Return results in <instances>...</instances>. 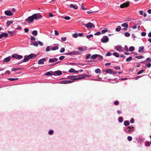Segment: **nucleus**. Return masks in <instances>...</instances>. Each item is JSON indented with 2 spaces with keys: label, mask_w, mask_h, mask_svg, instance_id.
Instances as JSON below:
<instances>
[{
  "label": "nucleus",
  "mask_w": 151,
  "mask_h": 151,
  "mask_svg": "<svg viewBox=\"0 0 151 151\" xmlns=\"http://www.w3.org/2000/svg\"><path fill=\"white\" fill-rule=\"evenodd\" d=\"M73 55H76V54H78L80 53L79 51H74L72 52Z\"/></svg>",
  "instance_id": "26"
},
{
  "label": "nucleus",
  "mask_w": 151,
  "mask_h": 151,
  "mask_svg": "<svg viewBox=\"0 0 151 151\" xmlns=\"http://www.w3.org/2000/svg\"><path fill=\"white\" fill-rule=\"evenodd\" d=\"M20 68H12L11 69V70L12 71H15L18 70Z\"/></svg>",
  "instance_id": "35"
},
{
  "label": "nucleus",
  "mask_w": 151,
  "mask_h": 151,
  "mask_svg": "<svg viewBox=\"0 0 151 151\" xmlns=\"http://www.w3.org/2000/svg\"><path fill=\"white\" fill-rule=\"evenodd\" d=\"M11 58V57L10 56H9L5 58L3 60V62H5L6 63L10 61Z\"/></svg>",
  "instance_id": "18"
},
{
  "label": "nucleus",
  "mask_w": 151,
  "mask_h": 151,
  "mask_svg": "<svg viewBox=\"0 0 151 151\" xmlns=\"http://www.w3.org/2000/svg\"><path fill=\"white\" fill-rule=\"evenodd\" d=\"M34 19V18L32 15V16L29 17L27 18L26 19L25 21L28 23L29 22H32Z\"/></svg>",
  "instance_id": "4"
},
{
  "label": "nucleus",
  "mask_w": 151,
  "mask_h": 151,
  "mask_svg": "<svg viewBox=\"0 0 151 151\" xmlns=\"http://www.w3.org/2000/svg\"><path fill=\"white\" fill-rule=\"evenodd\" d=\"M132 131V129H131V127H128L125 129V131L127 133H129Z\"/></svg>",
  "instance_id": "12"
},
{
  "label": "nucleus",
  "mask_w": 151,
  "mask_h": 151,
  "mask_svg": "<svg viewBox=\"0 0 151 151\" xmlns=\"http://www.w3.org/2000/svg\"><path fill=\"white\" fill-rule=\"evenodd\" d=\"M144 71V70L143 69H142L137 72V74L139 75V74H140L143 73Z\"/></svg>",
  "instance_id": "40"
},
{
  "label": "nucleus",
  "mask_w": 151,
  "mask_h": 151,
  "mask_svg": "<svg viewBox=\"0 0 151 151\" xmlns=\"http://www.w3.org/2000/svg\"><path fill=\"white\" fill-rule=\"evenodd\" d=\"M65 58V57L64 56H60L59 58V59L60 60H63V59H64Z\"/></svg>",
  "instance_id": "54"
},
{
  "label": "nucleus",
  "mask_w": 151,
  "mask_h": 151,
  "mask_svg": "<svg viewBox=\"0 0 151 151\" xmlns=\"http://www.w3.org/2000/svg\"><path fill=\"white\" fill-rule=\"evenodd\" d=\"M52 73L53 74V75L55 76H60L62 74V72L60 70H57L54 72H52Z\"/></svg>",
  "instance_id": "6"
},
{
  "label": "nucleus",
  "mask_w": 151,
  "mask_h": 151,
  "mask_svg": "<svg viewBox=\"0 0 151 151\" xmlns=\"http://www.w3.org/2000/svg\"><path fill=\"white\" fill-rule=\"evenodd\" d=\"M112 69H109L106 70V72L107 73L112 74Z\"/></svg>",
  "instance_id": "20"
},
{
  "label": "nucleus",
  "mask_w": 151,
  "mask_h": 151,
  "mask_svg": "<svg viewBox=\"0 0 151 151\" xmlns=\"http://www.w3.org/2000/svg\"><path fill=\"white\" fill-rule=\"evenodd\" d=\"M130 123L128 121H125L124 122V124L125 126H127Z\"/></svg>",
  "instance_id": "28"
},
{
  "label": "nucleus",
  "mask_w": 151,
  "mask_h": 151,
  "mask_svg": "<svg viewBox=\"0 0 151 151\" xmlns=\"http://www.w3.org/2000/svg\"><path fill=\"white\" fill-rule=\"evenodd\" d=\"M119 122H122L123 121V119L122 117H119Z\"/></svg>",
  "instance_id": "47"
},
{
  "label": "nucleus",
  "mask_w": 151,
  "mask_h": 151,
  "mask_svg": "<svg viewBox=\"0 0 151 151\" xmlns=\"http://www.w3.org/2000/svg\"><path fill=\"white\" fill-rule=\"evenodd\" d=\"M82 24L83 25L85 26L88 29L91 28H94L95 27L94 25L91 23L89 22L87 24H84L82 23Z\"/></svg>",
  "instance_id": "1"
},
{
  "label": "nucleus",
  "mask_w": 151,
  "mask_h": 151,
  "mask_svg": "<svg viewBox=\"0 0 151 151\" xmlns=\"http://www.w3.org/2000/svg\"><path fill=\"white\" fill-rule=\"evenodd\" d=\"M4 13L6 15L8 16H12L13 15L12 12L9 10L5 11L4 12Z\"/></svg>",
  "instance_id": "13"
},
{
  "label": "nucleus",
  "mask_w": 151,
  "mask_h": 151,
  "mask_svg": "<svg viewBox=\"0 0 151 151\" xmlns=\"http://www.w3.org/2000/svg\"><path fill=\"white\" fill-rule=\"evenodd\" d=\"M78 76V78L79 79L84 78L85 77H88L89 76L87 74H84L82 75H80Z\"/></svg>",
  "instance_id": "16"
},
{
  "label": "nucleus",
  "mask_w": 151,
  "mask_h": 151,
  "mask_svg": "<svg viewBox=\"0 0 151 151\" xmlns=\"http://www.w3.org/2000/svg\"><path fill=\"white\" fill-rule=\"evenodd\" d=\"M50 50V47L49 46H47L46 49V51L47 52L49 51Z\"/></svg>",
  "instance_id": "49"
},
{
  "label": "nucleus",
  "mask_w": 151,
  "mask_h": 151,
  "mask_svg": "<svg viewBox=\"0 0 151 151\" xmlns=\"http://www.w3.org/2000/svg\"><path fill=\"white\" fill-rule=\"evenodd\" d=\"M32 34L34 36H36L37 35V32L36 30H34L32 31Z\"/></svg>",
  "instance_id": "32"
},
{
  "label": "nucleus",
  "mask_w": 151,
  "mask_h": 151,
  "mask_svg": "<svg viewBox=\"0 0 151 151\" xmlns=\"http://www.w3.org/2000/svg\"><path fill=\"white\" fill-rule=\"evenodd\" d=\"M91 55L90 54H88L86 56V59H88L90 58V56H91Z\"/></svg>",
  "instance_id": "60"
},
{
  "label": "nucleus",
  "mask_w": 151,
  "mask_h": 151,
  "mask_svg": "<svg viewBox=\"0 0 151 151\" xmlns=\"http://www.w3.org/2000/svg\"><path fill=\"white\" fill-rule=\"evenodd\" d=\"M101 34V32H97L96 33L94 34V35H99Z\"/></svg>",
  "instance_id": "58"
},
{
  "label": "nucleus",
  "mask_w": 151,
  "mask_h": 151,
  "mask_svg": "<svg viewBox=\"0 0 151 151\" xmlns=\"http://www.w3.org/2000/svg\"><path fill=\"white\" fill-rule=\"evenodd\" d=\"M134 50V47L133 46H131L129 48V50L130 51L132 52Z\"/></svg>",
  "instance_id": "33"
},
{
  "label": "nucleus",
  "mask_w": 151,
  "mask_h": 151,
  "mask_svg": "<svg viewBox=\"0 0 151 151\" xmlns=\"http://www.w3.org/2000/svg\"><path fill=\"white\" fill-rule=\"evenodd\" d=\"M8 33H9L10 36L11 37L15 33L14 31H12V32H11L10 31H8Z\"/></svg>",
  "instance_id": "29"
},
{
  "label": "nucleus",
  "mask_w": 151,
  "mask_h": 151,
  "mask_svg": "<svg viewBox=\"0 0 151 151\" xmlns=\"http://www.w3.org/2000/svg\"><path fill=\"white\" fill-rule=\"evenodd\" d=\"M93 36V35L92 34H91L89 35H87L86 36V37L87 38L89 39L90 38L92 37Z\"/></svg>",
  "instance_id": "45"
},
{
  "label": "nucleus",
  "mask_w": 151,
  "mask_h": 151,
  "mask_svg": "<svg viewBox=\"0 0 151 151\" xmlns=\"http://www.w3.org/2000/svg\"><path fill=\"white\" fill-rule=\"evenodd\" d=\"M61 39L62 41H63V42L65 41L66 40V37H62L61 38Z\"/></svg>",
  "instance_id": "51"
},
{
  "label": "nucleus",
  "mask_w": 151,
  "mask_h": 151,
  "mask_svg": "<svg viewBox=\"0 0 151 151\" xmlns=\"http://www.w3.org/2000/svg\"><path fill=\"white\" fill-rule=\"evenodd\" d=\"M75 71V70L73 68H71L68 71L70 73L74 72Z\"/></svg>",
  "instance_id": "38"
},
{
  "label": "nucleus",
  "mask_w": 151,
  "mask_h": 151,
  "mask_svg": "<svg viewBox=\"0 0 151 151\" xmlns=\"http://www.w3.org/2000/svg\"><path fill=\"white\" fill-rule=\"evenodd\" d=\"M5 73V74H7L8 75H9L10 74V72L8 70L6 71Z\"/></svg>",
  "instance_id": "64"
},
{
  "label": "nucleus",
  "mask_w": 151,
  "mask_h": 151,
  "mask_svg": "<svg viewBox=\"0 0 151 151\" xmlns=\"http://www.w3.org/2000/svg\"><path fill=\"white\" fill-rule=\"evenodd\" d=\"M73 82V81L70 80H65L64 81H63L60 82V83L62 84H68L71 83Z\"/></svg>",
  "instance_id": "15"
},
{
  "label": "nucleus",
  "mask_w": 151,
  "mask_h": 151,
  "mask_svg": "<svg viewBox=\"0 0 151 151\" xmlns=\"http://www.w3.org/2000/svg\"><path fill=\"white\" fill-rule=\"evenodd\" d=\"M58 49V46H55L52 47L51 49V50H57Z\"/></svg>",
  "instance_id": "34"
},
{
  "label": "nucleus",
  "mask_w": 151,
  "mask_h": 151,
  "mask_svg": "<svg viewBox=\"0 0 151 151\" xmlns=\"http://www.w3.org/2000/svg\"><path fill=\"white\" fill-rule=\"evenodd\" d=\"M124 49L125 50L126 52H128V47L127 45H125L124 46Z\"/></svg>",
  "instance_id": "46"
},
{
  "label": "nucleus",
  "mask_w": 151,
  "mask_h": 151,
  "mask_svg": "<svg viewBox=\"0 0 151 151\" xmlns=\"http://www.w3.org/2000/svg\"><path fill=\"white\" fill-rule=\"evenodd\" d=\"M69 7L71 8H73L75 9H78V6L77 5L72 4L70 5Z\"/></svg>",
  "instance_id": "19"
},
{
  "label": "nucleus",
  "mask_w": 151,
  "mask_h": 151,
  "mask_svg": "<svg viewBox=\"0 0 151 151\" xmlns=\"http://www.w3.org/2000/svg\"><path fill=\"white\" fill-rule=\"evenodd\" d=\"M52 71L48 72L47 73H46L44 75L46 76L53 75V73H52Z\"/></svg>",
  "instance_id": "24"
},
{
  "label": "nucleus",
  "mask_w": 151,
  "mask_h": 151,
  "mask_svg": "<svg viewBox=\"0 0 151 151\" xmlns=\"http://www.w3.org/2000/svg\"><path fill=\"white\" fill-rule=\"evenodd\" d=\"M8 36V35L7 33L3 32L0 34V39H2L4 37H7Z\"/></svg>",
  "instance_id": "9"
},
{
  "label": "nucleus",
  "mask_w": 151,
  "mask_h": 151,
  "mask_svg": "<svg viewBox=\"0 0 151 151\" xmlns=\"http://www.w3.org/2000/svg\"><path fill=\"white\" fill-rule=\"evenodd\" d=\"M12 57L16 59H21L23 58V56L15 54L12 55Z\"/></svg>",
  "instance_id": "3"
},
{
  "label": "nucleus",
  "mask_w": 151,
  "mask_h": 151,
  "mask_svg": "<svg viewBox=\"0 0 151 151\" xmlns=\"http://www.w3.org/2000/svg\"><path fill=\"white\" fill-rule=\"evenodd\" d=\"M121 26L122 27L127 28V27H128V25L127 23H124L122 24Z\"/></svg>",
  "instance_id": "27"
},
{
  "label": "nucleus",
  "mask_w": 151,
  "mask_h": 151,
  "mask_svg": "<svg viewBox=\"0 0 151 151\" xmlns=\"http://www.w3.org/2000/svg\"><path fill=\"white\" fill-rule=\"evenodd\" d=\"M73 36L74 38H77L78 36L77 34L75 33L73 34Z\"/></svg>",
  "instance_id": "44"
},
{
  "label": "nucleus",
  "mask_w": 151,
  "mask_h": 151,
  "mask_svg": "<svg viewBox=\"0 0 151 151\" xmlns=\"http://www.w3.org/2000/svg\"><path fill=\"white\" fill-rule=\"evenodd\" d=\"M33 16L35 20H37L42 17V15L40 13H36L33 14Z\"/></svg>",
  "instance_id": "2"
},
{
  "label": "nucleus",
  "mask_w": 151,
  "mask_h": 151,
  "mask_svg": "<svg viewBox=\"0 0 151 151\" xmlns=\"http://www.w3.org/2000/svg\"><path fill=\"white\" fill-rule=\"evenodd\" d=\"M124 35L126 37H129L130 36V33L128 32H126Z\"/></svg>",
  "instance_id": "41"
},
{
  "label": "nucleus",
  "mask_w": 151,
  "mask_h": 151,
  "mask_svg": "<svg viewBox=\"0 0 151 151\" xmlns=\"http://www.w3.org/2000/svg\"><path fill=\"white\" fill-rule=\"evenodd\" d=\"M109 40V39L108 37L106 36H104L101 39V41L103 43H106Z\"/></svg>",
  "instance_id": "5"
},
{
  "label": "nucleus",
  "mask_w": 151,
  "mask_h": 151,
  "mask_svg": "<svg viewBox=\"0 0 151 151\" xmlns=\"http://www.w3.org/2000/svg\"><path fill=\"white\" fill-rule=\"evenodd\" d=\"M55 35L57 36L59 35V33L58 31L57 30H55Z\"/></svg>",
  "instance_id": "55"
},
{
  "label": "nucleus",
  "mask_w": 151,
  "mask_h": 151,
  "mask_svg": "<svg viewBox=\"0 0 151 151\" xmlns=\"http://www.w3.org/2000/svg\"><path fill=\"white\" fill-rule=\"evenodd\" d=\"M97 56L100 57L101 60L103 59V58L102 56H101L100 55L97 54L93 55H92L91 56V58L92 59H95L97 57Z\"/></svg>",
  "instance_id": "11"
},
{
  "label": "nucleus",
  "mask_w": 151,
  "mask_h": 151,
  "mask_svg": "<svg viewBox=\"0 0 151 151\" xmlns=\"http://www.w3.org/2000/svg\"><path fill=\"white\" fill-rule=\"evenodd\" d=\"M81 9L83 10H87L86 8H85L83 6V4H81Z\"/></svg>",
  "instance_id": "42"
},
{
  "label": "nucleus",
  "mask_w": 151,
  "mask_h": 151,
  "mask_svg": "<svg viewBox=\"0 0 151 151\" xmlns=\"http://www.w3.org/2000/svg\"><path fill=\"white\" fill-rule=\"evenodd\" d=\"M30 39L32 40H35V38L33 36H31V37Z\"/></svg>",
  "instance_id": "57"
},
{
  "label": "nucleus",
  "mask_w": 151,
  "mask_h": 151,
  "mask_svg": "<svg viewBox=\"0 0 151 151\" xmlns=\"http://www.w3.org/2000/svg\"><path fill=\"white\" fill-rule=\"evenodd\" d=\"M111 53L110 52H108L106 55V56H111Z\"/></svg>",
  "instance_id": "63"
},
{
  "label": "nucleus",
  "mask_w": 151,
  "mask_h": 151,
  "mask_svg": "<svg viewBox=\"0 0 151 151\" xmlns=\"http://www.w3.org/2000/svg\"><path fill=\"white\" fill-rule=\"evenodd\" d=\"M38 44L40 46H42L43 45L42 42L40 41H38Z\"/></svg>",
  "instance_id": "48"
},
{
  "label": "nucleus",
  "mask_w": 151,
  "mask_h": 151,
  "mask_svg": "<svg viewBox=\"0 0 151 151\" xmlns=\"http://www.w3.org/2000/svg\"><path fill=\"white\" fill-rule=\"evenodd\" d=\"M37 57L36 55L35 54L31 53L29 55H28V57H29V59H34Z\"/></svg>",
  "instance_id": "14"
},
{
  "label": "nucleus",
  "mask_w": 151,
  "mask_h": 151,
  "mask_svg": "<svg viewBox=\"0 0 151 151\" xmlns=\"http://www.w3.org/2000/svg\"><path fill=\"white\" fill-rule=\"evenodd\" d=\"M95 72L97 73H100L101 70L99 68H97L95 70Z\"/></svg>",
  "instance_id": "37"
},
{
  "label": "nucleus",
  "mask_w": 151,
  "mask_h": 151,
  "mask_svg": "<svg viewBox=\"0 0 151 151\" xmlns=\"http://www.w3.org/2000/svg\"><path fill=\"white\" fill-rule=\"evenodd\" d=\"M58 59L56 58H51L49 59V63H53L58 61Z\"/></svg>",
  "instance_id": "17"
},
{
  "label": "nucleus",
  "mask_w": 151,
  "mask_h": 151,
  "mask_svg": "<svg viewBox=\"0 0 151 151\" xmlns=\"http://www.w3.org/2000/svg\"><path fill=\"white\" fill-rule=\"evenodd\" d=\"M112 54L113 55L117 58L119 57V54L116 52H114Z\"/></svg>",
  "instance_id": "30"
},
{
  "label": "nucleus",
  "mask_w": 151,
  "mask_h": 151,
  "mask_svg": "<svg viewBox=\"0 0 151 151\" xmlns=\"http://www.w3.org/2000/svg\"><path fill=\"white\" fill-rule=\"evenodd\" d=\"M46 58H43L40 60L38 61V64L39 65H42L44 64V62L46 61Z\"/></svg>",
  "instance_id": "10"
},
{
  "label": "nucleus",
  "mask_w": 151,
  "mask_h": 151,
  "mask_svg": "<svg viewBox=\"0 0 151 151\" xmlns=\"http://www.w3.org/2000/svg\"><path fill=\"white\" fill-rule=\"evenodd\" d=\"M127 139L129 141H130L132 140V138L131 136H128L127 137Z\"/></svg>",
  "instance_id": "50"
},
{
  "label": "nucleus",
  "mask_w": 151,
  "mask_h": 151,
  "mask_svg": "<svg viewBox=\"0 0 151 151\" xmlns=\"http://www.w3.org/2000/svg\"><path fill=\"white\" fill-rule=\"evenodd\" d=\"M144 56L141 55L139 56H136L135 57V58H137L138 59H142L144 58Z\"/></svg>",
  "instance_id": "39"
},
{
  "label": "nucleus",
  "mask_w": 151,
  "mask_h": 151,
  "mask_svg": "<svg viewBox=\"0 0 151 151\" xmlns=\"http://www.w3.org/2000/svg\"><path fill=\"white\" fill-rule=\"evenodd\" d=\"M129 5V3H124L120 6V7L121 8H123L128 7Z\"/></svg>",
  "instance_id": "8"
},
{
  "label": "nucleus",
  "mask_w": 151,
  "mask_h": 151,
  "mask_svg": "<svg viewBox=\"0 0 151 151\" xmlns=\"http://www.w3.org/2000/svg\"><path fill=\"white\" fill-rule=\"evenodd\" d=\"M108 31V30L106 29H103L101 30V33L102 34H104Z\"/></svg>",
  "instance_id": "43"
},
{
  "label": "nucleus",
  "mask_w": 151,
  "mask_h": 151,
  "mask_svg": "<svg viewBox=\"0 0 151 151\" xmlns=\"http://www.w3.org/2000/svg\"><path fill=\"white\" fill-rule=\"evenodd\" d=\"M29 57H28V56H24V59L23 60V62H25L28 61L29 60Z\"/></svg>",
  "instance_id": "21"
},
{
  "label": "nucleus",
  "mask_w": 151,
  "mask_h": 151,
  "mask_svg": "<svg viewBox=\"0 0 151 151\" xmlns=\"http://www.w3.org/2000/svg\"><path fill=\"white\" fill-rule=\"evenodd\" d=\"M146 35V33L145 32H142V33H141V35L143 36H145Z\"/></svg>",
  "instance_id": "62"
},
{
  "label": "nucleus",
  "mask_w": 151,
  "mask_h": 151,
  "mask_svg": "<svg viewBox=\"0 0 151 151\" xmlns=\"http://www.w3.org/2000/svg\"><path fill=\"white\" fill-rule=\"evenodd\" d=\"M114 104L116 105H118L119 104V102L117 101H116L114 102Z\"/></svg>",
  "instance_id": "59"
},
{
  "label": "nucleus",
  "mask_w": 151,
  "mask_h": 151,
  "mask_svg": "<svg viewBox=\"0 0 151 151\" xmlns=\"http://www.w3.org/2000/svg\"><path fill=\"white\" fill-rule=\"evenodd\" d=\"M13 22V21L12 20H11L10 21L9 20H7V26H9L10 25V24L12 23Z\"/></svg>",
  "instance_id": "31"
},
{
  "label": "nucleus",
  "mask_w": 151,
  "mask_h": 151,
  "mask_svg": "<svg viewBox=\"0 0 151 151\" xmlns=\"http://www.w3.org/2000/svg\"><path fill=\"white\" fill-rule=\"evenodd\" d=\"M121 29V27L120 26H119L116 28L115 30L116 31L118 32L120 31Z\"/></svg>",
  "instance_id": "25"
},
{
  "label": "nucleus",
  "mask_w": 151,
  "mask_h": 151,
  "mask_svg": "<svg viewBox=\"0 0 151 151\" xmlns=\"http://www.w3.org/2000/svg\"><path fill=\"white\" fill-rule=\"evenodd\" d=\"M64 19H65L67 20H69L70 19V17L69 16H65L64 17Z\"/></svg>",
  "instance_id": "53"
},
{
  "label": "nucleus",
  "mask_w": 151,
  "mask_h": 151,
  "mask_svg": "<svg viewBox=\"0 0 151 151\" xmlns=\"http://www.w3.org/2000/svg\"><path fill=\"white\" fill-rule=\"evenodd\" d=\"M65 49L63 47H62L61 48V49L60 51V52L61 53H63L65 51Z\"/></svg>",
  "instance_id": "52"
},
{
  "label": "nucleus",
  "mask_w": 151,
  "mask_h": 151,
  "mask_svg": "<svg viewBox=\"0 0 151 151\" xmlns=\"http://www.w3.org/2000/svg\"><path fill=\"white\" fill-rule=\"evenodd\" d=\"M32 44L33 45L36 47H37L38 46V43L37 42H34Z\"/></svg>",
  "instance_id": "56"
},
{
  "label": "nucleus",
  "mask_w": 151,
  "mask_h": 151,
  "mask_svg": "<svg viewBox=\"0 0 151 151\" xmlns=\"http://www.w3.org/2000/svg\"><path fill=\"white\" fill-rule=\"evenodd\" d=\"M144 50V47L143 46L140 47L139 48L138 51L139 52H143Z\"/></svg>",
  "instance_id": "23"
},
{
  "label": "nucleus",
  "mask_w": 151,
  "mask_h": 151,
  "mask_svg": "<svg viewBox=\"0 0 151 151\" xmlns=\"http://www.w3.org/2000/svg\"><path fill=\"white\" fill-rule=\"evenodd\" d=\"M132 59V57H130L126 59V61L127 62H129Z\"/></svg>",
  "instance_id": "36"
},
{
  "label": "nucleus",
  "mask_w": 151,
  "mask_h": 151,
  "mask_svg": "<svg viewBox=\"0 0 151 151\" xmlns=\"http://www.w3.org/2000/svg\"><path fill=\"white\" fill-rule=\"evenodd\" d=\"M114 68L116 70H118L120 69V68L119 66H114Z\"/></svg>",
  "instance_id": "61"
},
{
  "label": "nucleus",
  "mask_w": 151,
  "mask_h": 151,
  "mask_svg": "<svg viewBox=\"0 0 151 151\" xmlns=\"http://www.w3.org/2000/svg\"><path fill=\"white\" fill-rule=\"evenodd\" d=\"M116 49L119 51H123L122 49V46H118L116 47Z\"/></svg>",
  "instance_id": "22"
},
{
  "label": "nucleus",
  "mask_w": 151,
  "mask_h": 151,
  "mask_svg": "<svg viewBox=\"0 0 151 151\" xmlns=\"http://www.w3.org/2000/svg\"><path fill=\"white\" fill-rule=\"evenodd\" d=\"M78 76H69V78L70 80H72L73 81L74 80H76L79 79V78H78Z\"/></svg>",
  "instance_id": "7"
}]
</instances>
